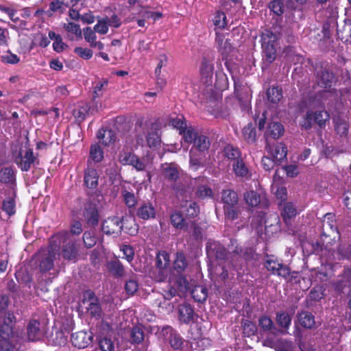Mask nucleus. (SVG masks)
Returning a JSON list of instances; mask_svg holds the SVG:
<instances>
[{
    "label": "nucleus",
    "mask_w": 351,
    "mask_h": 351,
    "mask_svg": "<svg viewBox=\"0 0 351 351\" xmlns=\"http://www.w3.org/2000/svg\"><path fill=\"white\" fill-rule=\"evenodd\" d=\"M221 202L223 206H228L239 204V197L236 191L227 189L221 192Z\"/></svg>",
    "instance_id": "nucleus-24"
},
{
    "label": "nucleus",
    "mask_w": 351,
    "mask_h": 351,
    "mask_svg": "<svg viewBox=\"0 0 351 351\" xmlns=\"http://www.w3.org/2000/svg\"><path fill=\"white\" fill-rule=\"evenodd\" d=\"M225 218L233 221L238 219L241 212V207L239 204L228 206H223Z\"/></svg>",
    "instance_id": "nucleus-34"
},
{
    "label": "nucleus",
    "mask_w": 351,
    "mask_h": 351,
    "mask_svg": "<svg viewBox=\"0 0 351 351\" xmlns=\"http://www.w3.org/2000/svg\"><path fill=\"white\" fill-rule=\"evenodd\" d=\"M10 339H0V351H17Z\"/></svg>",
    "instance_id": "nucleus-64"
},
{
    "label": "nucleus",
    "mask_w": 351,
    "mask_h": 351,
    "mask_svg": "<svg viewBox=\"0 0 351 351\" xmlns=\"http://www.w3.org/2000/svg\"><path fill=\"white\" fill-rule=\"evenodd\" d=\"M160 175L164 180L170 182H176L180 175L179 167L173 162L162 164Z\"/></svg>",
    "instance_id": "nucleus-10"
},
{
    "label": "nucleus",
    "mask_w": 351,
    "mask_h": 351,
    "mask_svg": "<svg viewBox=\"0 0 351 351\" xmlns=\"http://www.w3.org/2000/svg\"><path fill=\"white\" fill-rule=\"evenodd\" d=\"M212 60L204 57L200 66V73L202 77L206 79L205 82H208L213 77V64Z\"/></svg>",
    "instance_id": "nucleus-26"
},
{
    "label": "nucleus",
    "mask_w": 351,
    "mask_h": 351,
    "mask_svg": "<svg viewBox=\"0 0 351 351\" xmlns=\"http://www.w3.org/2000/svg\"><path fill=\"white\" fill-rule=\"evenodd\" d=\"M194 145L199 151L203 152L208 149L210 146V141L208 137L204 135L197 136L194 141Z\"/></svg>",
    "instance_id": "nucleus-50"
},
{
    "label": "nucleus",
    "mask_w": 351,
    "mask_h": 351,
    "mask_svg": "<svg viewBox=\"0 0 351 351\" xmlns=\"http://www.w3.org/2000/svg\"><path fill=\"white\" fill-rule=\"evenodd\" d=\"M180 134H182L184 141L188 143H194V141L197 136V132L192 127H189V128L186 127V129L182 130V133H180Z\"/></svg>",
    "instance_id": "nucleus-54"
},
{
    "label": "nucleus",
    "mask_w": 351,
    "mask_h": 351,
    "mask_svg": "<svg viewBox=\"0 0 351 351\" xmlns=\"http://www.w3.org/2000/svg\"><path fill=\"white\" fill-rule=\"evenodd\" d=\"M216 43L217 48L222 56V58L226 59L234 50L230 40L226 39L223 35L216 34Z\"/></svg>",
    "instance_id": "nucleus-14"
},
{
    "label": "nucleus",
    "mask_w": 351,
    "mask_h": 351,
    "mask_svg": "<svg viewBox=\"0 0 351 351\" xmlns=\"http://www.w3.org/2000/svg\"><path fill=\"white\" fill-rule=\"evenodd\" d=\"M83 240L84 245L88 248H91L93 247L97 243V239L94 236L92 232H85L83 234Z\"/></svg>",
    "instance_id": "nucleus-60"
},
{
    "label": "nucleus",
    "mask_w": 351,
    "mask_h": 351,
    "mask_svg": "<svg viewBox=\"0 0 351 351\" xmlns=\"http://www.w3.org/2000/svg\"><path fill=\"white\" fill-rule=\"evenodd\" d=\"M269 8L277 16H280L284 12V3L282 0H274L269 3Z\"/></svg>",
    "instance_id": "nucleus-57"
},
{
    "label": "nucleus",
    "mask_w": 351,
    "mask_h": 351,
    "mask_svg": "<svg viewBox=\"0 0 351 351\" xmlns=\"http://www.w3.org/2000/svg\"><path fill=\"white\" fill-rule=\"evenodd\" d=\"M233 169L235 174L239 177H247L249 173L247 167L241 159L234 162Z\"/></svg>",
    "instance_id": "nucleus-42"
},
{
    "label": "nucleus",
    "mask_w": 351,
    "mask_h": 351,
    "mask_svg": "<svg viewBox=\"0 0 351 351\" xmlns=\"http://www.w3.org/2000/svg\"><path fill=\"white\" fill-rule=\"evenodd\" d=\"M178 314L179 320L188 324L193 320L195 312L190 304L184 303L178 306Z\"/></svg>",
    "instance_id": "nucleus-20"
},
{
    "label": "nucleus",
    "mask_w": 351,
    "mask_h": 351,
    "mask_svg": "<svg viewBox=\"0 0 351 351\" xmlns=\"http://www.w3.org/2000/svg\"><path fill=\"white\" fill-rule=\"evenodd\" d=\"M297 215V209L295 206L291 203L288 202L284 205L282 212V217L285 223L289 226L291 225V220Z\"/></svg>",
    "instance_id": "nucleus-29"
},
{
    "label": "nucleus",
    "mask_w": 351,
    "mask_h": 351,
    "mask_svg": "<svg viewBox=\"0 0 351 351\" xmlns=\"http://www.w3.org/2000/svg\"><path fill=\"white\" fill-rule=\"evenodd\" d=\"M37 160V157L34 156L31 148L20 149L19 153L14 156L15 163L23 171H29Z\"/></svg>",
    "instance_id": "nucleus-6"
},
{
    "label": "nucleus",
    "mask_w": 351,
    "mask_h": 351,
    "mask_svg": "<svg viewBox=\"0 0 351 351\" xmlns=\"http://www.w3.org/2000/svg\"><path fill=\"white\" fill-rule=\"evenodd\" d=\"M187 266L185 256L182 252H178L176 254V258L174 260V269L178 272H181L185 269Z\"/></svg>",
    "instance_id": "nucleus-49"
},
{
    "label": "nucleus",
    "mask_w": 351,
    "mask_h": 351,
    "mask_svg": "<svg viewBox=\"0 0 351 351\" xmlns=\"http://www.w3.org/2000/svg\"><path fill=\"white\" fill-rule=\"evenodd\" d=\"M215 27L222 29L226 25V16L223 12H218L213 19Z\"/></svg>",
    "instance_id": "nucleus-62"
},
{
    "label": "nucleus",
    "mask_w": 351,
    "mask_h": 351,
    "mask_svg": "<svg viewBox=\"0 0 351 351\" xmlns=\"http://www.w3.org/2000/svg\"><path fill=\"white\" fill-rule=\"evenodd\" d=\"M131 342L132 343H140L144 339V332L141 327L135 326L130 331Z\"/></svg>",
    "instance_id": "nucleus-47"
},
{
    "label": "nucleus",
    "mask_w": 351,
    "mask_h": 351,
    "mask_svg": "<svg viewBox=\"0 0 351 351\" xmlns=\"http://www.w3.org/2000/svg\"><path fill=\"white\" fill-rule=\"evenodd\" d=\"M339 239V234L337 228L335 216L332 213H326L322 221L321 242L325 248L329 249Z\"/></svg>",
    "instance_id": "nucleus-2"
},
{
    "label": "nucleus",
    "mask_w": 351,
    "mask_h": 351,
    "mask_svg": "<svg viewBox=\"0 0 351 351\" xmlns=\"http://www.w3.org/2000/svg\"><path fill=\"white\" fill-rule=\"evenodd\" d=\"M335 130L340 136H345L348 133V125L346 122L341 119H337L335 122Z\"/></svg>",
    "instance_id": "nucleus-61"
},
{
    "label": "nucleus",
    "mask_w": 351,
    "mask_h": 351,
    "mask_svg": "<svg viewBox=\"0 0 351 351\" xmlns=\"http://www.w3.org/2000/svg\"><path fill=\"white\" fill-rule=\"evenodd\" d=\"M320 97L322 98L321 101L316 102L315 101H313V104H311V106L313 108L319 107L324 104V101H328L327 103L328 105H332L334 103H336L338 101L339 99V95L337 92L334 90H324L320 94Z\"/></svg>",
    "instance_id": "nucleus-16"
},
{
    "label": "nucleus",
    "mask_w": 351,
    "mask_h": 351,
    "mask_svg": "<svg viewBox=\"0 0 351 351\" xmlns=\"http://www.w3.org/2000/svg\"><path fill=\"white\" fill-rule=\"evenodd\" d=\"M123 228L122 221L117 217H108L102 223L101 229L106 234H118Z\"/></svg>",
    "instance_id": "nucleus-12"
},
{
    "label": "nucleus",
    "mask_w": 351,
    "mask_h": 351,
    "mask_svg": "<svg viewBox=\"0 0 351 351\" xmlns=\"http://www.w3.org/2000/svg\"><path fill=\"white\" fill-rule=\"evenodd\" d=\"M88 113L86 105H79L73 111V114L77 122L82 121Z\"/></svg>",
    "instance_id": "nucleus-52"
},
{
    "label": "nucleus",
    "mask_w": 351,
    "mask_h": 351,
    "mask_svg": "<svg viewBox=\"0 0 351 351\" xmlns=\"http://www.w3.org/2000/svg\"><path fill=\"white\" fill-rule=\"evenodd\" d=\"M84 217L90 226H96L99 223V215L95 203L89 198L84 204Z\"/></svg>",
    "instance_id": "nucleus-9"
},
{
    "label": "nucleus",
    "mask_w": 351,
    "mask_h": 351,
    "mask_svg": "<svg viewBox=\"0 0 351 351\" xmlns=\"http://www.w3.org/2000/svg\"><path fill=\"white\" fill-rule=\"evenodd\" d=\"M93 29L98 34L104 35L108 32L109 27L104 17H97V24L94 26Z\"/></svg>",
    "instance_id": "nucleus-53"
},
{
    "label": "nucleus",
    "mask_w": 351,
    "mask_h": 351,
    "mask_svg": "<svg viewBox=\"0 0 351 351\" xmlns=\"http://www.w3.org/2000/svg\"><path fill=\"white\" fill-rule=\"evenodd\" d=\"M147 142L149 147H157L160 144V136L158 130H152L147 136Z\"/></svg>",
    "instance_id": "nucleus-44"
},
{
    "label": "nucleus",
    "mask_w": 351,
    "mask_h": 351,
    "mask_svg": "<svg viewBox=\"0 0 351 351\" xmlns=\"http://www.w3.org/2000/svg\"><path fill=\"white\" fill-rule=\"evenodd\" d=\"M334 75L326 69H322L317 72L318 84L321 86L330 87L333 82Z\"/></svg>",
    "instance_id": "nucleus-27"
},
{
    "label": "nucleus",
    "mask_w": 351,
    "mask_h": 351,
    "mask_svg": "<svg viewBox=\"0 0 351 351\" xmlns=\"http://www.w3.org/2000/svg\"><path fill=\"white\" fill-rule=\"evenodd\" d=\"M0 182L4 183L11 188L16 185V176L12 167H4L0 170Z\"/></svg>",
    "instance_id": "nucleus-18"
},
{
    "label": "nucleus",
    "mask_w": 351,
    "mask_h": 351,
    "mask_svg": "<svg viewBox=\"0 0 351 351\" xmlns=\"http://www.w3.org/2000/svg\"><path fill=\"white\" fill-rule=\"evenodd\" d=\"M243 136L249 143H254L256 141V130L252 123H248L243 128Z\"/></svg>",
    "instance_id": "nucleus-45"
},
{
    "label": "nucleus",
    "mask_w": 351,
    "mask_h": 351,
    "mask_svg": "<svg viewBox=\"0 0 351 351\" xmlns=\"http://www.w3.org/2000/svg\"><path fill=\"white\" fill-rule=\"evenodd\" d=\"M268 100L272 104H278L282 98V91L279 87L268 88L267 91Z\"/></svg>",
    "instance_id": "nucleus-39"
},
{
    "label": "nucleus",
    "mask_w": 351,
    "mask_h": 351,
    "mask_svg": "<svg viewBox=\"0 0 351 351\" xmlns=\"http://www.w3.org/2000/svg\"><path fill=\"white\" fill-rule=\"evenodd\" d=\"M276 322L280 327L287 330L291 324V317L287 313H278L276 315Z\"/></svg>",
    "instance_id": "nucleus-43"
},
{
    "label": "nucleus",
    "mask_w": 351,
    "mask_h": 351,
    "mask_svg": "<svg viewBox=\"0 0 351 351\" xmlns=\"http://www.w3.org/2000/svg\"><path fill=\"white\" fill-rule=\"evenodd\" d=\"M171 271L169 254L165 251L159 252L156 257L155 265L150 271V276L156 282L165 281Z\"/></svg>",
    "instance_id": "nucleus-3"
},
{
    "label": "nucleus",
    "mask_w": 351,
    "mask_h": 351,
    "mask_svg": "<svg viewBox=\"0 0 351 351\" xmlns=\"http://www.w3.org/2000/svg\"><path fill=\"white\" fill-rule=\"evenodd\" d=\"M99 348L102 351H114V346L110 338H103L99 341Z\"/></svg>",
    "instance_id": "nucleus-63"
},
{
    "label": "nucleus",
    "mask_w": 351,
    "mask_h": 351,
    "mask_svg": "<svg viewBox=\"0 0 351 351\" xmlns=\"http://www.w3.org/2000/svg\"><path fill=\"white\" fill-rule=\"evenodd\" d=\"M284 133V127L279 122H271L269 123L268 128L265 132V136L267 139L269 137L277 139L282 136Z\"/></svg>",
    "instance_id": "nucleus-23"
},
{
    "label": "nucleus",
    "mask_w": 351,
    "mask_h": 351,
    "mask_svg": "<svg viewBox=\"0 0 351 351\" xmlns=\"http://www.w3.org/2000/svg\"><path fill=\"white\" fill-rule=\"evenodd\" d=\"M224 155L231 160H239L241 152L238 148L234 147L232 145H227L224 148Z\"/></svg>",
    "instance_id": "nucleus-55"
},
{
    "label": "nucleus",
    "mask_w": 351,
    "mask_h": 351,
    "mask_svg": "<svg viewBox=\"0 0 351 351\" xmlns=\"http://www.w3.org/2000/svg\"><path fill=\"white\" fill-rule=\"evenodd\" d=\"M80 245L77 243H69L67 247V260L75 262L80 256Z\"/></svg>",
    "instance_id": "nucleus-41"
},
{
    "label": "nucleus",
    "mask_w": 351,
    "mask_h": 351,
    "mask_svg": "<svg viewBox=\"0 0 351 351\" xmlns=\"http://www.w3.org/2000/svg\"><path fill=\"white\" fill-rule=\"evenodd\" d=\"M351 285V269L345 271L341 278L338 280L334 284L335 291L338 293H341L343 291L346 287Z\"/></svg>",
    "instance_id": "nucleus-30"
},
{
    "label": "nucleus",
    "mask_w": 351,
    "mask_h": 351,
    "mask_svg": "<svg viewBox=\"0 0 351 351\" xmlns=\"http://www.w3.org/2000/svg\"><path fill=\"white\" fill-rule=\"evenodd\" d=\"M15 322L14 313L8 312L3 320L0 322V339H11L13 337V325Z\"/></svg>",
    "instance_id": "nucleus-8"
},
{
    "label": "nucleus",
    "mask_w": 351,
    "mask_h": 351,
    "mask_svg": "<svg viewBox=\"0 0 351 351\" xmlns=\"http://www.w3.org/2000/svg\"><path fill=\"white\" fill-rule=\"evenodd\" d=\"M49 38L51 40H54L53 48L56 51L60 52L63 51L64 43L62 42V37L60 34L51 31L49 32Z\"/></svg>",
    "instance_id": "nucleus-46"
},
{
    "label": "nucleus",
    "mask_w": 351,
    "mask_h": 351,
    "mask_svg": "<svg viewBox=\"0 0 351 351\" xmlns=\"http://www.w3.org/2000/svg\"><path fill=\"white\" fill-rule=\"evenodd\" d=\"M84 36L86 42H88L91 47H95L101 50L104 48V44L100 41H97L95 31L90 27L84 29Z\"/></svg>",
    "instance_id": "nucleus-22"
},
{
    "label": "nucleus",
    "mask_w": 351,
    "mask_h": 351,
    "mask_svg": "<svg viewBox=\"0 0 351 351\" xmlns=\"http://www.w3.org/2000/svg\"><path fill=\"white\" fill-rule=\"evenodd\" d=\"M171 223L177 229L186 230L187 228V223L179 212H174L171 214Z\"/></svg>",
    "instance_id": "nucleus-36"
},
{
    "label": "nucleus",
    "mask_w": 351,
    "mask_h": 351,
    "mask_svg": "<svg viewBox=\"0 0 351 351\" xmlns=\"http://www.w3.org/2000/svg\"><path fill=\"white\" fill-rule=\"evenodd\" d=\"M186 209L185 210L186 216L195 217L197 216L199 210L197 204L195 202H189L186 203Z\"/></svg>",
    "instance_id": "nucleus-59"
},
{
    "label": "nucleus",
    "mask_w": 351,
    "mask_h": 351,
    "mask_svg": "<svg viewBox=\"0 0 351 351\" xmlns=\"http://www.w3.org/2000/svg\"><path fill=\"white\" fill-rule=\"evenodd\" d=\"M104 158V152L101 147L97 144L92 145L90 149L89 160L95 162H99Z\"/></svg>",
    "instance_id": "nucleus-40"
},
{
    "label": "nucleus",
    "mask_w": 351,
    "mask_h": 351,
    "mask_svg": "<svg viewBox=\"0 0 351 351\" xmlns=\"http://www.w3.org/2000/svg\"><path fill=\"white\" fill-rule=\"evenodd\" d=\"M93 337L85 331H79L73 333L71 337V342L74 347L79 349L86 348L92 341Z\"/></svg>",
    "instance_id": "nucleus-13"
},
{
    "label": "nucleus",
    "mask_w": 351,
    "mask_h": 351,
    "mask_svg": "<svg viewBox=\"0 0 351 351\" xmlns=\"http://www.w3.org/2000/svg\"><path fill=\"white\" fill-rule=\"evenodd\" d=\"M330 119L328 112L326 110H322L313 114L314 123L319 125V127H324L326 121Z\"/></svg>",
    "instance_id": "nucleus-48"
},
{
    "label": "nucleus",
    "mask_w": 351,
    "mask_h": 351,
    "mask_svg": "<svg viewBox=\"0 0 351 351\" xmlns=\"http://www.w3.org/2000/svg\"><path fill=\"white\" fill-rule=\"evenodd\" d=\"M107 269L112 276L117 278L124 275V267L119 260L109 261L107 263Z\"/></svg>",
    "instance_id": "nucleus-31"
},
{
    "label": "nucleus",
    "mask_w": 351,
    "mask_h": 351,
    "mask_svg": "<svg viewBox=\"0 0 351 351\" xmlns=\"http://www.w3.org/2000/svg\"><path fill=\"white\" fill-rule=\"evenodd\" d=\"M196 195L199 198L204 199L206 197H212L213 193L210 187L202 184L198 188Z\"/></svg>",
    "instance_id": "nucleus-58"
},
{
    "label": "nucleus",
    "mask_w": 351,
    "mask_h": 351,
    "mask_svg": "<svg viewBox=\"0 0 351 351\" xmlns=\"http://www.w3.org/2000/svg\"><path fill=\"white\" fill-rule=\"evenodd\" d=\"M121 195L124 199V202L128 208L134 207L137 204V199L133 193L125 189L121 191Z\"/></svg>",
    "instance_id": "nucleus-51"
},
{
    "label": "nucleus",
    "mask_w": 351,
    "mask_h": 351,
    "mask_svg": "<svg viewBox=\"0 0 351 351\" xmlns=\"http://www.w3.org/2000/svg\"><path fill=\"white\" fill-rule=\"evenodd\" d=\"M135 156L132 152L123 150L119 153V161L123 165H131Z\"/></svg>",
    "instance_id": "nucleus-56"
},
{
    "label": "nucleus",
    "mask_w": 351,
    "mask_h": 351,
    "mask_svg": "<svg viewBox=\"0 0 351 351\" xmlns=\"http://www.w3.org/2000/svg\"><path fill=\"white\" fill-rule=\"evenodd\" d=\"M40 322L36 320L29 322L27 327V335L29 341L40 340L43 334L40 328Z\"/></svg>",
    "instance_id": "nucleus-17"
},
{
    "label": "nucleus",
    "mask_w": 351,
    "mask_h": 351,
    "mask_svg": "<svg viewBox=\"0 0 351 351\" xmlns=\"http://www.w3.org/2000/svg\"><path fill=\"white\" fill-rule=\"evenodd\" d=\"M334 256L338 260L351 258V243L350 245H339Z\"/></svg>",
    "instance_id": "nucleus-37"
},
{
    "label": "nucleus",
    "mask_w": 351,
    "mask_h": 351,
    "mask_svg": "<svg viewBox=\"0 0 351 351\" xmlns=\"http://www.w3.org/2000/svg\"><path fill=\"white\" fill-rule=\"evenodd\" d=\"M298 322L300 324L306 328H313L315 325L314 316L308 312H302L298 314Z\"/></svg>",
    "instance_id": "nucleus-32"
},
{
    "label": "nucleus",
    "mask_w": 351,
    "mask_h": 351,
    "mask_svg": "<svg viewBox=\"0 0 351 351\" xmlns=\"http://www.w3.org/2000/svg\"><path fill=\"white\" fill-rule=\"evenodd\" d=\"M265 267L272 274L282 277L287 281H292L296 278L295 272H291L289 267L279 263L274 256H267Z\"/></svg>",
    "instance_id": "nucleus-5"
},
{
    "label": "nucleus",
    "mask_w": 351,
    "mask_h": 351,
    "mask_svg": "<svg viewBox=\"0 0 351 351\" xmlns=\"http://www.w3.org/2000/svg\"><path fill=\"white\" fill-rule=\"evenodd\" d=\"M98 174L93 168H88L84 173V182L87 187L95 189L98 184Z\"/></svg>",
    "instance_id": "nucleus-28"
},
{
    "label": "nucleus",
    "mask_w": 351,
    "mask_h": 351,
    "mask_svg": "<svg viewBox=\"0 0 351 351\" xmlns=\"http://www.w3.org/2000/svg\"><path fill=\"white\" fill-rule=\"evenodd\" d=\"M97 138L99 139L100 142L105 145L114 143L117 138L114 132L112 130H99Z\"/></svg>",
    "instance_id": "nucleus-33"
},
{
    "label": "nucleus",
    "mask_w": 351,
    "mask_h": 351,
    "mask_svg": "<svg viewBox=\"0 0 351 351\" xmlns=\"http://www.w3.org/2000/svg\"><path fill=\"white\" fill-rule=\"evenodd\" d=\"M192 298L197 302H204L208 297V289L203 285H195L190 289Z\"/></svg>",
    "instance_id": "nucleus-25"
},
{
    "label": "nucleus",
    "mask_w": 351,
    "mask_h": 351,
    "mask_svg": "<svg viewBox=\"0 0 351 351\" xmlns=\"http://www.w3.org/2000/svg\"><path fill=\"white\" fill-rule=\"evenodd\" d=\"M66 258V234H58L53 236L49 242V250H40L32 258V265L39 267L41 272L50 270L53 265L56 256Z\"/></svg>",
    "instance_id": "nucleus-1"
},
{
    "label": "nucleus",
    "mask_w": 351,
    "mask_h": 351,
    "mask_svg": "<svg viewBox=\"0 0 351 351\" xmlns=\"http://www.w3.org/2000/svg\"><path fill=\"white\" fill-rule=\"evenodd\" d=\"M71 8L69 10V16L73 20H81L84 23L92 24L94 23L95 17L90 12L80 15V11L82 8V0H70Z\"/></svg>",
    "instance_id": "nucleus-7"
},
{
    "label": "nucleus",
    "mask_w": 351,
    "mask_h": 351,
    "mask_svg": "<svg viewBox=\"0 0 351 351\" xmlns=\"http://www.w3.org/2000/svg\"><path fill=\"white\" fill-rule=\"evenodd\" d=\"M278 35L269 30H265L262 34V48L265 59L269 62H272L276 57V41Z\"/></svg>",
    "instance_id": "nucleus-4"
},
{
    "label": "nucleus",
    "mask_w": 351,
    "mask_h": 351,
    "mask_svg": "<svg viewBox=\"0 0 351 351\" xmlns=\"http://www.w3.org/2000/svg\"><path fill=\"white\" fill-rule=\"evenodd\" d=\"M267 148H268L269 152L271 155L273 159L275 160L276 162H280L282 160L287 156V147L282 143H277L274 149H271L268 145H267Z\"/></svg>",
    "instance_id": "nucleus-21"
},
{
    "label": "nucleus",
    "mask_w": 351,
    "mask_h": 351,
    "mask_svg": "<svg viewBox=\"0 0 351 351\" xmlns=\"http://www.w3.org/2000/svg\"><path fill=\"white\" fill-rule=\"evenodd\" d=\"M12 196L7 197L3 200L2 204V210L5 211L9 216L13 215L15 212V192L12 193Z\"/></svg>",
    "instance_id": "nucleus-35"
},
{
    "label": "nucleus",
    "mask_w": 351,
    "mask_h": 351,
    "mask_svg": "<svg viewBox=\"0 0 351 351\" xmlns=\"http://www.w3.org/2000/svg\"><path fill=\"white\" fill-rule=\"evenodd\" d=\"M136 215L144 220L154 219L156 216L155 208L151 203L144 202L138 208Z\"/></svg>",
    "instance_id": "nucleus-19"
},
{
    "label": "nucleus",
    "mask_w": 351,
    "mask_h": 351,
    "mask_svg": "<svg viewBox=\"0 0 351 351\" xmlns=\"http://www.w3.org/2000/svg\"><path fill=\"white\" fill-rule=\"evenodd\" d=\"M85 297H88V300H84L83 304H86L87 313L92 317H99L101 315V307L97 302V300L93 298V293L91 291H87L84 294Z\"/></svg>",
    "instance_id": "nucleus-15"
},
{
    "label": "nucleus",
    "mask_w": 351,
    "mask_h": 351,
    "mask_svg": "<svg viewBox=\"0 0 351 351\" xmlns=\"http://www.w3.org/2000/svg\"><path fill=\"white\" fill-rule=\"evenodd\" d=\"M243 198L246 204L251 207H256L261 202L260 195L254 191H250L245 193Z\"/></svg>",
    "instance_id": "nucleus-38"
},
{
    "label": "nucleus",
    "mask_w": 351,
    "mask_h": 351,
    "mask_svg": "<svg viewBox=\"0 0 351 351\" xmlns=\"http://www.w3.org/2000/svg\"><path fill=\"white\" fill-rule=\"evenodd\" d=\"M206 252L210 259L223 260L227 256L225 247L215 241H208L206 244Z\"/></svg>",
    "instance_id": "nucleus-11"
}]
</instances>
